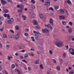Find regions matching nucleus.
I'll list each match as a JSON object with an SVG mask.
<instances>
[{
	"label": "nucleus",
	"mask_w": 74,
	"mask_h": 74,
	"mask_svg": "<svg viewBox=\"0 0 74 74\" xmlns=\"http://www.w3.org/2000/svg\"><path fill=\"white\" fill-rule=\"evenodd\" d=\"M25 58H28V55L25 54V56H24Z\"/></svg>",
	"instance_id": "37"
},
{
	"label": "nucleus",
	"mask_w": 74,
	"mask_h": 74,
	"mask_svg": "<svg viewBox=\"0 0 74 74\" xmlns=\"http://www.w3.org/2000/svg\"><path fill=\"white\" fill-rule=\"evenodd\" d=\"M20 58H21V59H23V57L22 56H20Z\"/></svg>",
	"instance_id": "58"
},
{
	"label": "nucleus",
	"mask_w": 74,
	"mask_h": 74,
	"mask_svg": "<svg viewBox=\"0 0 74 74\" xmlns=\"http://www.w3.org/2000/svg\"><path fill=\"white\" fill-rule=\"evenodd\" d=\"M39 66H40V69H43L44 67H43V66H42V64H40L39 65Z\"/></svg>",
	"instance_id": "16"
},
{
	"label": "nucleus",
	"mask_w": 74,
	"mask_h": 74,
	"mask_svg": "<svg viewBox=\"0 0 74 74\" xmlns=\"http://www.w3.org/2000/svg\"><path fill=\"white\" fill-rule=\"evenodd\" d=\"M10 32H11L12 33H14V32L12 29H10Z\"/></svg>",
	"instance_id": "48"
},
{
	"label": "nucleus",
	"mask_w": 74,
	"mask_h": 74,
	"mask_svg": "<svg viewBox=\"0 0 74 74\" xmlns=\"http://www.w3.org/2000/svg\"><path fill=\"white\" fill-rule=\"evenodd\" d=\"M50 3H51V1H47V2L45 3V5L47 7H49V6H50Z\"/></svg>",
	"instance_id": "3"
},
{
	"label": "nucleus",
	"mask_w": 74,
	"mask_h": 74,
	"mask_svg": "<svg viewBox=\"0 0 74 74\" xmlns=\"http://www.w3.org/2000/svg\"><path fill=\"white\" fill-rule=\"evenodd\" d=\"M23 9H19L18 10V12H22V11H23Z\"/></svg>",
	"instance_id": "25"
},
{
	"label": "nucleus",
	"mask_w": 74,
	"mask_h": 74,
	"mask_svg": "<svg viewBox=\"0 0 74 74\" xmlns=\"http://www.w3.org/2000/svg\"><path fill=\"white\" fill-rule=\"evenodd\" d=\"M11 58L12 59L13 58V57H12H12H8V59L9 60H11Z\"/></svg>",
	"instance_id": "31"
},
{
	"label": "nucleus",
	"mask_w": 74,
	"mask_h": 74,
	"mask_svg": "<svg viewBox=\"0 0 74 74\" xmlns=\"http://www.w3.org/2000/svg\"><path fill=\"white\" fill-rule=\"evenodd\" d=\"M31 38H32V40L33 41H35V40H34V37H31Z\"/></svg>",
	"instance_id": "39"
},
{
	"label": "nucleus",
	"mask_w": 74,
	"mask_h": 74,
	"mask_svg": "<svg viewBox=\"0 0 74 74\" xmlns=\"http://www.w3.org/2000/svg\"><path fill=\"white\" fill-rule=\"evenodd\" d=\"M56 45L58 47H62L64 46L63 42L62 41L57 40L56 41Z\"/></svg>",
	"instance_id": "1"
},
{
	"label": "nucleus",
	"mask_w": 74,
	"mask_h": 74,
	"mask_svg": "<svg viewBox=\"0 0 74 74\" xmlns=\"http://www.w3.org/2000/svg\"><path fill=\"white\" fill-rule=\"evenodd\" d=\"M32 7L33 8V9H35V8H36V7L35 5L32 6Z\"/></svg>",
	"instance_id": "44"
},
{
	"label": "nucleus",
	"mask_w": 74,
	"mask_h": 74,
	"mask_svg": "<svg viewBox=\"0 0 74 74\" xmlns=\"http://www.w3.org/2000/svg\"><path fill=\"white\" fill-rule=\"evenodd\" d=\"M41 35V34L40 33L38 32H36V34H35V38L36 40H38V38H39V36H40Z\"/></svg>",
	"instance_id": "2"
},
{
	"label": "nucleus",
	"mask_w": 74,
	"mask_h": 74,
	"mask_svg": "<svg viewBox=\"0 0 74 74\" xmlns=\"http://www.w3.org/2000/svg\"><path fill=\"white\" fill-rule=\"evenodd\" d=\"M62 57L64 58L66 57V54L65 53H64L63 55H62Z\"/></svg>",
	"instance_id": "40"
},
{
	"label": "nucleus",
	"mask_w": 74,
	"mask_h": 74,
	"mask_svg": "<svg viewBox=\"0 0 74 74\" xmlns=\"http://www.w3.org/2000/svg\"><path fill=\"white\" fill-rule=\"evenodd\" d=\"M19 36H18V37H17L16 36V37H15L16 40H18L19 38Z\"/></svg>",
	"instance_id": "52"
},
{
	"label": "nucleus",
	"mask_w": 74,
	"mask_h": 74,
	"mask_svg": "<svg viewBox=\"0 0 74 74\" xmlns=\"http://www.w3.org/2000/svg\"><path fill=\"white\" fill-rule=\"evenodd\" d=\"M50 23H51V25H53V19L52 18H50L49 19Z\"/></svg>",
	"instance_id": "9"
},
{
	"label": "nucleus",
	"mask_w": 74,
	"mask_h": 74,
	"mask_svg": "<svg viewBox=\"0 0 74 74\" xmlns=\"http://www.w3.org/2000/svg\"><path fill=\"white\" fill-rule=\"evenodd\" d=\"M36 29H40V28L39 26H36Z\"/></svg>",
	"instance_id": "46"
},
{
	"label": "nucleus",
	"mask_w": 74,
	"mask_h": 74,
	"mask_svg": "<svg viewBox=\"0 0 74 74\" xmlns=\"http://www.w3.org/2000/svg\"><path fill=\"white\" fill-rule=\"evenodd\" d=\"M24 35L25 36H29V34H27V33H25L24 34Z\"/></svg>",
	"instance_id": "45"
},
{
	"label": "nucleus",
	"mask_w": 74,
	"mask_h": 74,
	"mask_svg": "<svg viewBox=\"0 0 74 74\" xmlns=\"http://www.w3.org/2000/svg\"><path fill=\"white\" fill-rule=\"evenodd\" d=\"M0 30L1 31V32H3V28H0Z\"/></svg>",
	"instance_id": "61"
},
{
	"label": "nucleus",
	"mask_w": 74,
	"mask_h": 74,
	"mask_svg": "<svg viewBox=\"0 0 74 74\" xmlns=\"http://www.w3.org/2000/svg\"><path fill=\"white\" fill-rule=\"evenodd\" d=\"M56 69L58 71H60V67L59 66H57Z\"/></svg>",
	"instance_id": "20"
},
{
	"label": "nucleus",
	"mask_w": 74,
	"mask_h": 74,
	"mask_svg": "<svg viewBox=\"0 0 74 74\" xmlns=\"http://www.w3.org/2000/svg\"><path fill=\"white\" fill-rule=\"evenodd\" d=\"M42 32L44 33H49V30L47 28H45V29H42Z\"/></svg>",
	"instance_id": "5"
},
{
	"label": "nucleus",
	"mask_w": 74,
	"mask_h": 74,
	"mask_svg": "<svg viewBox=\"0 0 74 74\" xmlns=\"http://www.w3.org/2000/svg\"><path fill=\"white\" fill-rule=\"evenodd\" d=\"M45 27H47L48 28L49 27V26H51V24H48V25H45Z\"/></svg>",
	"instance_id": "17"
},
{
	"label": "nucleus",
	"mask_w": 74,
	"mask_h": 74,
	"mask_svg": "<svg viewBox=\"0 0 74 74\" xmlns=\"http://www.w3.org/2000/svg\"><path fill=\"white\" fill-rule=\"evenodd\" d=\"M62 23L63 25H66V22L64 21H62Z\"/></svg>",
	"instance_id": "21"
},
{
	"label": "nucleus",
	"mask_w": 74,
	"mask_h": 74,
	"mask_svg": "<svg viewBox=\"0 0 74 74\" xmlns=\"http://www.w3.org/2000/svg\"><path fill=\"white\" fill-rule=\"evenodd\" d=\"M69 38L70 39H73V38H74V36H71L69 37Z\"/></svg>",
	"instance_id": "35"
},
{
	"label": "nucleus",
	"mask_w": 74,
	"mask_h": 74,
	"mask_svg": "<svg viewBox=\"0 0 74 74\" xmlns=\"http://www.w3.org/2000/svg\"><path fill=\"white\" fill-rule=\"evenodd\" d=\"M49 53H50V55H51L53 53V52L52 51L50 50L49 51Z\"/></svg>",
	"instance_id": "19"
},
{
	"label": "nucleus",
	"mask_w": 74,
	"mask_h": 74,
	"mask_svg": "<svg viewBox=\"0 0 74 74\" xmlns=\"http://www.w3.org/2000/svg\"><path fill=\"white\" fill-rule=\"evenodd\" d=\"M71 71L73 72H71L69 73V74H74V70H73Z\"/></svg>",
	"instance_id": "27"
},
{
	"label": "nucleus",
	"mask_w": 74,
	"mask_h": 74,
	"mask_svg": "<svg viewBox=\"0 0 74 74\" xmlns=\"http://www.w3.org/2000/svg\"><path fill=\"white\" fill-rule=\"evenodd\" d=\"M7 17L8 19H10V16L9 14H7Z\"/></svg>",
	"instance_id": "30"
},
{
	"label": "nucleus",
	"mask_w": 74,
	"mask_h": 74,
	"mask_svg": "<svg viewBox=\"0 0 74 74\" xmlns=\"http://www.w3.org/2000/svg\"><path fill=\"white\" fill-rule=\"evenodd\" d=\"M18 48H19V49H22V47H18Z\"/></svg>",
	"instance_id": "57"
},
{
	"label": "nucleus",
	"mask_w": 74,
	"mask_h": 74,
	"mask_svg": "<svg viewBox=\"0 0 74 74\" xmlns=\"http://www.w3.org/2000/svg\"><path fill=\"white\" fill-rule=\"evenodd\" d=\"M20 8L22 10H23V5H21L20 6Z\"/></svg>",
	"instance_id": "28"
},
{
	"label": "nucleus",
	"mask_w": 74,
	"mask_h": 74,
	"mask_svg": "<svg viewBox=\"0 0 74 74\" xmlns=\"http://www.w3.org/2000/svg\"><path fill=\"white\" fill-rule=\"evenodd\" d=\"M3 38H7V35L5 34H4L3 35Z\"/></svg>",
	"instance_id": "23"
},
{
	"label": "nucleus",
	"mask_w": 74,
	"mask_h": 74,
	"mask_svg": "<svg viewBox=\"0 0 74 74\" xmlns=\"http://www.w3.org/2000/svg\"><path fill=\"white\" fill-rule=\"evenodd\" d=\"M68 31L69 33H71L72 32V29L71 28H69L68 30Z\"/></svg>",
	"instance_id": "13"
},
{
	"label": "nucleus",
	"mask_w": 74,
	"mask_h": 74,
	"mask_svg": "<svg viewBox=\"0 0 74 74\" xmlns=\"http://www.w3.org/2000/svg\"><path fill=\"white\" fill-rule=\"evenodd\" d=\"M39 16L40 18H41V19H42V18H44L43 14H39Z\"/></svg>",
	"instance_id": "14"
},
{
	"label": "nucleus",
	"mask_w": 74,
	"mask_h": 74,
	"mask_svg": "<svg viewBox=\"0 0 74 74\" xmlns=\"http://www.w3.org/2000/svg\"><path fill=\"white\" fill-rule=\"evenodd\" d=\"M65 12L66 13V14L69 15V13H68V12H67V10H66Z\"/></svg>",
	"instance_id": "55"
},
{
	"label": "nucleus",
	"mask_w": 74,
	"mask_h": 74,
	"mask_svg": "<svg viewBox=\"0 0 74 74\" xmlns=\"http://www.w3.org/2000/svg\"><path fill=\"white\" fill-rule=\"evenodd\" d=\"M67 3L69 4H71V1H70V0H67Z\"/></svg>",
	"instance_id": "24"
},
{
	"label": "nucleus",
	"mask_w": 74,
	"mask_h": 74,
	"mask_svg": "<svg viewBox=\"0 0 74 74\" xmlns=\"http://www.w3.org/2000/svg\"><path fill=\"white\" fill-rule=\"evenodd\" d=\"M52 61L54 63H55V64L56 63V60L55 59H52Z\"/></svg>",
	"instance_id": "36"
},
{
	"label": "nucleus",
	"mask_w": 74,
	"mask_h": 74,
	"mask_svg": "<svg viewBox=\"0 0 74 74\" xmlns=\"http://www.w3.org/2000/svg\"><path fill=\"white\" fill-rule=\"evenodd\" d=\"M55 10H57L58 9V8H59V7H58V6H56L55 7Z\"/></svg>",
	"instance_id": "38"
},
{
	"label": "nucleus",
	"mask_w": 74,
	"mask_h": 74,
	"mask_svg": "<svg viewBox=\"0 0 74 74\" xmlns=\"http://www.w3.org/2000/svg\"><path fill=\"white\" fill-rule=\"evenodd\" d=\"M22 17L23 18H24V20H26V16H22Z\"/></svg>",
	"instance_id": "29"
},
{
	"label": "nucleus",
	"mask_w": 74,
	"mask_h": 74,
	"mask_svg": "<svg viewBox=\"0 0 74 74\" xmlns=\"http://www.w3.org/2000/svg\"><path fill=\"white\" fill-rule=\"evenodd\" d=\"M18 73V74H22L21 72V70L19 69H17L16 71Z\"/></svg>",
	"instance_id": "12"
},
{
	"label": "nucleus",
	"mask_w": 74,
	"mask_h": 74,
	"mask_svg": "<svg viewBox=\"0 0 74 74\" xmlns=\"http://www.w3.org/2000/svg\"><path fill=\"white\" fill-rule=\"evenodd\" d=\"M65 18H66V17L63 16H59V19H61V20H63L64 19H65Z\"/></svg>",
	"instance_id": "8"
},
{
	"label": "nucleus",
	"mask_w": 74,
	"mask_h": 74,
	"mask_svg": "<svg viewBox=\"0 0 74 74\" xmlns=\"http://www.w3.org/2000/svg\"><path fill=\"white\" fill-rule=\"evenodd\" d=\"M15 28L16 30H19L20 28H19V25H16L15 27Z\"/></svg>",
	"instance_id": "10"
},
{
	"label": "nucleus",
	"mask_w": 74,
	"mask_h": 74,
	"mask_svg": "<svg viewBox=\"0 0 74 74\" xmlns=\"http://www.w3.org/2000/svg\"><path fill=\"white\" fill-rule=\"evenodd\" d=\"M31 3L34 4H35V1L34 0H32L31 1Z\"/></svg>",
	"instance_id": "33"
},
{
	"label": "nucleus",
	"mask_w": 74,
	"mask_h": 74,
	"mask_svg": "<svg viewBox=\"0 0 74 74\" xmlns=\"http://www.w3.org/2000/svg\"><path fill=\"white\" fill-rule=\"evenodd\" d=\"M69 52L71 54L74 55V50L73 48H70L69 49Z\"/></svg>",
	"instance_id": "4"
},
{
	"label": "nucleus",
	"mask_w": 74,
	"mask_h": 74,
	"mask_svg": "<svg viewBox=\"0 0 74 74\" xmlns=\"http://www.w3.org/2000/svg\"><path fill=\"white\" fill-rule=\"evenodd\" d=\"M15 55H16V56H18V55H18V53H16L15 54Z\"/></svg>",
	"instance_id": "62"
},
{
	"label": "nucleus",
	"mask_w": 74,
	"mask_h": 74,
	"mask_svg": "<svg viewBox=\"0 0 74 74\" xmlns=\"http://www.w3.org/2000/svg\"><path fill=\"white\" fill-rule=\"evenodd\" d=\"M49 9V10H51V11H53V8H50Z\"/></svg>",
	"instance_id": "49"
},
{
	"label": "nucleus",
	"mask_w": 74,
	"mask_h": 74,
	"mask_svg": "<svg viewBox=\"0 0 74 74\" xmlns=\"http://www.w3.org/2000/svg\"><path fill=\"white\" fill-rule=\"evenodd\" d=\"M28 69L29 70H31V69H30V67H28Z\"/></svg>",
	"instance_id": "59"
},
{
	"label": "nucleus",
	"mask_w": 74,
	"mask_h": 74,
	"mask_svg": "<svg viewBox=\"0 0 74 74\" xmlns=\"http://www.w3.org/2000/svg\"><path fill=\"white\" fill-rule=\"evenodd\" d=\"M4 16L5 17H7V14H6V13H5L4 15Z\"/></svg>",
	"instance_id": "51"
},
{
	"label": "nucleus",
	"mask_w": 74,
	"mask_h": 74,
	"mask_svg": "<svg viewBox=\"0 0 74 74\" xmlns=\"http://www.w3.org/2000/svg\"><path fill=\"white\" fill-rule=\"evenodd\" d=\"M4 71V72H5V74H8V73H7V71H6L5 69Z\"/></svg>",
	"instance_id": "54"
},
{
	"label": "nucleus",
	"mask_w": 74,
	"mask_h": 74,
	"mask_svg": "<svg viewBox=\"0 0 74 74\" xmlns=\"http://www.w3.org/2000/svg\"><path fill=\"white\" fill-rule=\"evenodd\" d=\"M15 66L14 64H12L11 66V67L12 69H14L15 68Z\"/></svg>",
	"instance_id": "26"
},
{
	"label": "nucleus",
	"mask_w": 74,
	"mask_h": 74,
	"mask_svg": "<svg viewBox=\"0 0 74 74\" xmlns=\"http://www.w3.org/2000/svg\"><path fill=\"white\" fill-rule=\"evenodd\" d=\"M68 69L69 70H71V67H69Z\"/></svg>",
	"instance_id": "63"
},
{
	"label": "nucleus",
	"mask_w": 74,
	"mask_h": 74,
	"mask_svg": "<svg viewBox=\"0 0 74 74\" xmlns=\"http://www.w3.org/2000/svg\"><path fill=\"white\" fill-rule=\"evenodd\" d=\"M21 32H18L17 33V35H18V36H19L21 34Z\"/></svg>",
	"instance_id": "42"
},
{
	"label": "nucleus",
	"mask_w": 74,
	"mask_h": 74,
	"mask_svg": "<svg viewBox=\"0 0 74 74\" xmlns=\"http://www.w3.org/2000/svg\"><path fill=\"white\" fill-rule=\"evenodd\" d=\"M34 63L35 64H37L39 63V60H36L35 62Z\"/></svg>",
	"instance_id": "18"
},
{
	"label": "nucleus",
	"mask_w": 74,
	"mask_h": 74,
	"mask_svg": "<svg viewBox=\"0 0 74 74\" xmlns=\"http://www.w3.org/2000/svg\"><path fill=\"white\" fill-rule=\"evenodd\" d=\"M33 22L34 23V24L35 25H38V23H37V21L36 20H33Z\"/></svg>",
	"instance_id": "11"
},
{
	"label": "nucleus",
	"mask_w": 74,
	"mask_h": 74,
	"mask_svg": "<svg viewBox=\"0 0 74 74\" xmlns=\"http://www.w3.org/2000/svg\"><path fill=\"white\" fill-rule=\"evenodd\" d=\"M60 13H61V14H64V10L62 9H60Z\"/></svg>",
	"instance_id": "15"
},
{
	"label": "nucleus",
	"mask_w": 74,
	"mask_h": 74,
	"mask_svg": "<svg viewBox=\"0 0 74 74\" xmlns=\"http://www.w3.org/2000/svg\"><path fill=\"white\" fill-rule=\"evenodd\" d=\"M5 13H7V12H8V11L7 10H5Z\"/></svg>",
	"instance_id": "56"
},
{
	"label": "nucleus",
	"mask_w": 74,
	"mask_h": 74,
	"mask_svg": "<svg viewBox=\"0 0 74 74\" xmlns=\"http://www.w3.org/2000/svg\"><path fill=\"white\" fill-rule=\"evenodd\" d=\"M13 22H14V19L12 18H11L10 20L8 21L7 22L8 24H11V23Z\"/></svg>",
	"instance_id": "6"
},
{
	"label": "nucleus",
	"mask_w": 74,
	"mask_h": 74,
	"mask_svg": "<svg viewBox=\"0 0 74 74\" xmlns=\"http://www.w3.org/2000/svg\"><path fill=\"white\" fill-rule=\"evenodd\" d=\"M22 61L23 62H25V63H27V62L25 60H23Z\"/></svg>",
	"instance_id": "32"
},
{
	"label": "nucleus",
	"mask_w": 74,
	"mask_h": 74,
	"mask_svg": "<svg viewBox=\"0 0 74 74\" xmlns=\"http://www.w3.org/2000/svg\"><path fill=\"white\" fill-rule=\"evenodd\" d=\"M66 45L67 46H65V47L66 49H69V46H68V45Z\"/></svg>",
	"instance_id": "53"
},
{
	"label": "nucleus",
	"mask_w": 74,
	"mask_h": 74,
	"mask_svg": "<svg viewBox=\"0 0 74 74\" xmlns=\"http://www.w3.org/2000/svg\"><path fill=\"white\" fill-rule=\"evenodd\" d=\"M8 2H9V3H11V4H13V2L11 0H6Z\"/></svg>",
	"instance_id": "22"
},
{
	"label": "nucleus",
	"mask_w": 74,
	"mask_h": 74,
	"mask_svg": "<svg viewBox=\"0 0 74 74\" xmlns=\"http://www.w3.org/2000/svg\"><path fill=\"white\" fill-rule=\"evenodd\" d=\"M32 16H34L33 15H34V14L33 13H31L30 14Z\"/></svg>",
	"instance_id": "47"
},
{
	"label": "nucleus",
	"mask_w": 74,
	"mask_h": 74,
	"mask_svg": "<svg viewBox=\"0 0 74 74\" xmlns=\"http://www.w3.org/2000/svg\"><path fill=\"white\" fill-rule=\"evenodd\" d=\"M1 1L2 5H5V4H7V2L5 1H4V0H1Z\"/></svg>",
	"instance_id": "7"
},
{
	"label": "nucleus",
	"mask_w": 74,
	"mask_h": 74,
	"mask_svg": "<svg viewBox=\"0 0 74 74\" xmlns=\"http://www.w3.org/2000/svg\"><path fill=\"white\" fill-rule=\"evenodd\" d=\"M69 23L70 26H72L73 25V23L71 22H69Z\"/></svg>",
	"instance_id": "43"
},
{
	"label": "nucleus",
	"mask_w": 74,
	"mask_h": 74,
	"mask_svg": "<svg viewBox=\"0 0 74 74\" xmlns=\"http://www.w3.org/2000/svg\"><path fill=\"white\" fill-rule=\"evenodd\" d=\"M31 55L32 56H34V54L33 53H31Z\"/></svg>",
	"instance_id": "64"
},
{
	"label": "nucleus",
	"mask_w": 74,
	"mask_h": 74,
	"mask_svg": "<svg viewBox=\"0 0 74 74\" xmlns=\"http://www.w3.org/2000/svg\"><path fill=\"white\" fill-rule=\"evenodd\" d=\"M15 38V35H12L11 38Z\"/></svg>",
	"instance_id": "34"
},
{
	"label": "nucleus",
	"mask_w": 74,
	"mask_h": 74,
	"mask_svg": "<svg viewBox=\"0 0 74 74\" xmlns=\"http://www.w3.org/2000/svg\"><path fill=\"white\" fill-rule=\"evenodd\" d=\"M8 37L9 38H11L12 35H9L8 36Z\"/></svg>",
	"instance_id": "50"
},
{
	"label": "nucleus",
	"mask_w": 74,
	"mask_h": 74,
	"mask_svg": "<svg viewBox=\"0 0 74 74\" xmlns=\"http://www.w3.org/2000/svg\"><path fill=\"white\" fill-rule=\"evenodd\" d=\"M6 48H7V49H8L10 48V45H6Z\"/></svg>",
	"instance_id": "41"
},
{
	"label": "nucleus",
	"mask_w": 74,
	"mask_h": 74,
	"mask_svg": "<svg viewBox=\"0 0 74 74\" xmlns=\"http://www.w3.org/2000/svg\"><path fill=\"white\" fill-rule=\"evenodd\" d=\"M66 27L67 29H69L70 28V27L69 26H66Z\"/></svg>",
	"instance_id": "60"
}]
</instances>
